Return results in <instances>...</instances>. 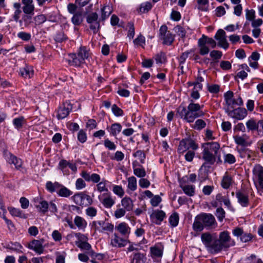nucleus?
Masks as SVG:
<instances>
[{"instance_id":"nucleus-28","label":"nucleus","mask_w":263,"mask_h":263,"mask_svg":"<svg viewBox=\"0 0 263 263\" xmlns=\"http://www.w3.org/2000/svg\"><path fill=\"white\" fill-rule=\"evenodd\" d=\"M34 14H25L22 15L21 18L18 21L20 26L22 28L28 27L32 22Z\"/></svg>"},{"instance_id":"nucleus-26","label":"nucleus","mask_w":263,"mask_h":263,"mask_svg":"<svg viewBox=\"0 0 263 263\" xmlns=\"http://www.w3.org/2000/svg\"><path fill=\"white\" fill-rule=\"evenodd\" d=\"M165 216L166 214L164 211L156 210L152 213L150 215V217L155 223L157 225H160L165 217Z\"/></svg>"},{"instance_id":"nucleus-50","label":"nucleus","mask_w":263,"mask_h":263,"mask_svg":"<svg viewBox=\"0 0 263 263\" xmlns=\"http://www.w3.org/2000/svg\"><path fill=\"white\" fill-rule=\"evenodd\" d=\"M179 217L178 214L174 212L169 217V223L172 227H176L179 222Z\"/></svg>"},{"instance_id":"nucleus-29","label":"nucleus","mask_w":263,"mask_h":263,"mask_svg":"<svg viewBox=\"0 0 263 263\" xmlns=\"http://www.w3.org/2000/svg\"><path fill=\"white\" fill-rule=\"evenodd\" d=\"M110 244L114 247L121 248L126 245V240L115 233L111 239Z\"/></svg>"},{"instance_id":"nucleus-55","label":"nucleus","mask_w":263,"mask_h":263,"mask_svg":"<svg viewBox=\"0 0 263 263\" xmlns=\"http://www.w3.org/2000/svg\"><path fill=\"white\" fill-rule=\"evenodd\" d=\"M133 157L138 158L141 163L143 164L145 162L146 154L143 151L137 150L133 154Z\"/></svg>"},{"instance_id":"nucleus-53","label":"nucleus","mask_w":263,"mask_h":263,"mask_svg":"<svg viewBox=\"0 0 263 263\" xmlns=\"http://www.w3.org/2000/svg\"><path fill=\"white\" fill-rule=\"evenodd\" d=\"M199 39L202 40L205 44L210 45L211 47L212 48H214L216 46V43L215 41L211 37H209L204 35H203L202 37Z\"/></svg>"},{"instance_id":"nucleus-62","label":"nucleus","mask_w":263,"mask_h":263,"mask_svg":"<svg viewBox=\"0 0 263 263\" xmlns=\"http://www.w3.org/2000/svg\"><path fill=\"white\" fill-rule=\"evenodd\" d=\"M111 110L114 115L116 117H122L124 115L123 110L119 108L116 104L112 105Z\"/></svg>"},{"instance_id":"nucleus-6","label":"nucleus","mask_w":263,"mask_h":263,"mask_svg":"<svg viewBox=\"0 0 263 263\" xmlns=\"http://www.w3.org/2000/svg\"><path fill=\"white\" fill-rule=\"evenodd\" d=\"M90 55V50L86 46H81L77 53H70L68 55V63L70 66L80 67L85 63V60Z\"/></svg>"},{"instance_id":"nucleus-22","label":"nucleus","mask_w":263,"mask_h":263,"mask_svg":"<svg viewBox=\"0 0 263 263\" xmlns=\"http://www.w3.org/2000/svg\"><path fill=\"white\" fill-rule=\"evenodd\" d=\"M164 246L162 243H157L150 248L151 257L153 259L161 258L163 255Z\"/></svg>"},{"instance_id":"nucleus-24","label":"nucleus","mask_w":263,"mask_h":263,"mask_svg":"<svg viewBox=\"0 0 263 263\" xmlns=\"http://www.w3.org/2000/svg\"><path fill=\"white\" fill-rule=\"evenodd\" d=\"M253 174L257 180L259 185L263 189V167L256 165L253 169Z\"/></svg>"},{"instance_id":"nucleus-64","label":"nucleus","mask_w":263,"mask_h":263,"mask_svg":"<svg viewBox=\"0 0 263 263\" xmlns=\"http://www.w3.org/2000/svg\"><path fill=\"white\" fill-rule=\"evenodd\" d=\"M206 126L205 122L202 119H198L196 121L192 127L197 130H201Z\"/></svg>"},{"instance_id":"nucleus-13","label":"nucleus","mask_w":263,"mask_h":263,"mask_svg":"<svg viewBox=\"0 0 263 263\" xmlns=\"http://www.w3.org/2000/svg\"><path fill=\"white\" fill-rule=\"evenodd\" d=\"M224 110L229 117L238 120L243 119L247 115V111L244 108L238 107L232 109L224 108Z\"/></svg>"},{"instance_id":"nucleus-60","label":"nucleus","mask_w":263,"mask_h":263,"mask_svg":"<svg viewBox=\"0 0 263 263\" xmlns=\"http://www.w3.org/2000/svg\"><path fill=\"white\" fill-rule=\"evenodd\" d=\"M104 145L106 148L110 151H115L117 147L115 143L110 141L108 138L104 140Z\"/></svg>"},{"instance_id":"nucleus-18","label":"nucleus","mask_w":263,"mask_h":263,"mask_svg":"<svg viewBox=\"0 0 263 263\" xmlns=\"http://www.w3.org/2000/svg\"><path fill=\"white\" fill-rule=\"evenodd\" d=\"M72 198L74 203L79 205H83L85 204L84 201H87V204L91 205L92 203V199L91 197L86 194L79 193L72 196Z\"/></svg>"},{"instance_id":"nucleus-61","label":"nucleus","mask_w":263,"mask_h":263,"mask_svg":"<svg viewBox=\"0 0 263 263\" xmlns=\"http://www.w3.org/2000/svg\"><path fill=\"white\" fill-rule=\"evenodd\" d=\"M8 210L10 213L14 216L18 217H23L24 214L22 211L20 210L19 209H16L15 208H8Z\"/></svg>"},{"instance_id":"nucleus-38","label":"nucleus","mask_w":263,"mask_h":263,"mask_svg":"<svg viewBox=\"0 0 263 263\" xmlns=\"http://www.w3.org/2000/svg\"><path fill=\"white\" fill-rule=\"evenodd\" d=\"M123 209H125L127 212L132 211L133 209L134 204L132 199L127 196L123 198L121 201Z\"/></svg>"},{"instance_id":"nucleus-49","label":"nucleus","mask_w":263,"mask_h":263,"mask_svg":"<svg viewBox=\"0 0 263 263\" xmlns=\"http://www.w3.org/2000/svg\"><path fill=\"white\" fill-rule=\"evenodd\" d=\"M234 139L237 144L244 146L247 144V140L248 139V137L246 134L242 136L237 135L234 137Z\"/></svg>"},{"instance_id":"nucleus-12","label":"nucleus","mask_w":263,"mask_h":263,"mask_svg":"<svg viewBox=\"0 0 263 263\" xmlns=\"http://www.w3.org/2000/svg\"><path fill=\"white\" fill-rule=\"evenodd\" d=\"M69 168L72 173H76L77 172V166L76 163L70 162L65 159H62L58 164V168L60 170L64 175H69L70 174Z\"/></svg>"},{"instance_id":"nucleus-58","label":"nucleus","mask_w":263,"mask_h":263,"mask_svg":"<svg viewBox=\"0 0 263 263\" xmlns=\"http://www.w3.org/2000/svg\"><path fill=\"white\" fill-rule=\"evenodd\" d=\"M17 36L20 39L25 42L29 41L31 38V35L30 33L24 31L18 32L17 34Z\"/></svg>"},{"instance_id":"nucleus-31","label":"nucleus","mask_w":263,"mask_h":263,"mask_svg":"<svg viewBox=\"0 0 263 263\" xmlns=\"http://www.w3.org/2000/svg\"><path fill=\"white\" fill-rule=\"evenodd\" d=\"M115 229L122 235L128 236L130 233L131 229L125 222H122L116 226Z\"/></svg>"},{"instance_id":"nucleus-8","label":"nucleus","mask_w":263,"mask_h":263,"mask_svg":"<svg viewBox=\"0 0 263 263\" xmlns=\"http://www.w3.org/2000/svg\"><path fill=\"white\" fill-rule=\"evenodd\" d=\"M158 37L163 45L168 46L171 45L175 40V35L168 30L165 25H162L159 28Z\"/></svg>"},{"instance_id":"nucleus-3","label":"nucleus","mask_w":263,"mask_h":263,"mask_svg":"<svg viewBox=\"0 0 263 263\" xmlns=\"http://www.w3.org/2000/svg\"><path fill=\"white\" fill-rule=\"evenodd\" d=\"M81 176L87 182H92L93 183H97V191L101 193H109L107 187V184L111 183L109 181L105 178H101L100 176L96 173L90 174L86 171H83L81 173Z\"/></svg>"},{"instance_id":"nucleus-43","label":"nucleus","mask_w":263,"mask_h":263,"mask_svg":"<svg viewBox=\"0 0 263 263\" xmlns=\"http://www.w3.org/2000/svg\"><path fill=\"white\" fill-rule=\"evenodd\" d=\"M6 248L20 253L22 252V249H23V246L17 242H10L7 245Z\"/></svg>"},{"instance_id":"nucleus-40","label":"nucleus","mask_w":263,"mask_h":263,"mask_svg":"<svg viewBox=\"0 0 263 263\" xmlns=\"http://www.w3.org/2000/svg\"><path fill=\"white\" fill-rule=\"evenodd\" d=\"M246 127L248 131H255L257 132L258 128V121H257L253 118L248 120L246 123Z\"/></svg>"},{"instance_id":"nucleus-51","label":"nucleus","mask_w":263,"mask_h":263,"mask_svg":"<svg viewBox=\"0 0 263 263\" xmlns=\"http://www.w3.org/2000/svg\"><path fill=\"white\" fill-rule=\"evenodd\" d=\"M76 239L77 240L75 241V245L77 246H78L80 243L87 241L88 237L85 235L81 233H76Z\"/></svg>"},{"instance_id":"nucleus-14","label":"nucleus","mask_w":263,"mask_h":263,"mask_svg":"<svg viewBox=\"0 0 263 263\" xmlns=\"http://www.w3.org/2000/svg\"><path fill=\"white\" fill-rule=\"evenodd\" d=\"M72 109V105L69 101L64 102L59 106L57 117L59 120H62L66 118Z\"/></svg>"},{"instance_id":"nucleus-45","label":"nucleus","mask_w":263,"mask_h":263,"mask_svg":"<svg viewBox=\"0 0 263 263\" xmlns=\"http://www.w3.org/2000/svg\"><path fill=\"white\" fill-rule=\"evenodd\" d=\"M60 184H61L58 182L52 183L51 181H47L46 184V188L47 190L50 193H53L54 192L57 193V191L58 190Z\"/></svg>"},{"instance_id":"nucleus-4","label":"nucleus","mask_w":263,"mask_h":263,"mask_svg":"<svg viewBox=\"0 0 263 263\" xmlns=\"http://www.w3.org/2000/svg\"><path fill=\"white\" fill-rule=\"evenodd\" d=\"M235 244V241L232 239L230 233L224 231L220 233L218 239L214 241V245L212 248L214 254L220 252L222 250H226Z\"/></svg>"},{"instance_id":"nucleus-2","label":"nucleus","mask_w":263,"mask_h":263,"mask_svg":"<svg viewBox=\"0 0 263 263\" xmlns=\"http://www.w3.org/2000/svg\"><path fill=\"white\" fill-rule=\"evenodd\" d=\"M203 107V105L195 103L191 100L186 108L185 107H179L177 112L181 118L188 123H192L195 119L203 116L204 114L201 110Z\"/></svg>"},{"instance_id":"nucleus-17","label":"nucleus","mask_w":263,"mask_h":263,"mask_svg":"<svg viewBox=\"0 0 263 263\" xmlns=\"http://www.w3.org/2000/svg\"><path fill=\"white\" fill-rule=\"evenodd\" d=\"M98 199L106 209L111 208L115 204V197H113L109 193H104L98 196Z\"/></svg>"},{"instance_id":"nucleus-47","label":"nucleus","mask_w":263,"mask_h":263,"mask_svg":"<svg viewBox=\"0 0 263 263\" xmlns=\"http://www.w3.org/2000/svg\"><path fill=\"white\" fill-rule=\"evenodd\" d=\"M83 17L80 12H77V13L73 14L71 18L72 23L75 26H79L83 22Z\"/></svg>"},{"instance_id":"nucleus-41","label":"nucleus","mask_w":263,"mask_h":263,"mask_svg":"<svg viewBox=\"0 0 263 263\" xmlns=\"http://www.w3.org/2000/svg\"><path fill=\"white\" fill-rule=\"evenodd\" d=\"M154 60L157 64H162L167 61L166 55L165 52L160 51L153 57Z\"/></svg>"},{"instance_id":"nucleus-30","label":"nucleus","mask_w":263,"mask_h":263,"mask_svg":"<svg viewBox=\"0 0 263 263\" xmlns=\"http://www.w3.org/2000/svg\"><path fill=\"white\" fill-rule=\"evenodd\" d=\"M122 126L119 123H115L110 126H107V130L111 136L116 137L121 131Z\"/></svg>"},{"instance_id":"nucleus-44","label":"nucleus","mask_w":263,"mask_h":263,"mask_svg":"<svg viewBox=\"0 0 263 263\" xmlns=\"http://www.w3.org/2000/svg\"><path fill=\"white\" fill-rule=\"evenodd\" d=\"M101 19L104 21L108 18L112 12V8L109 5L104 6L101 8Z\"/></svg>"},{"instance_id":"nucleus-19","label":"nucleus","mask_w":263,"mask_h":263,"mask_svg":"<svg viewBox=\"0 0 263 263\" xmlns=\"http://www.w3.org/2000/svg\"><path fill=\"white\" fill-rule=\"evenodd\" d=\"M44 240L43 239H33L28 243V248L34 251L36 253L41 254L43 253L44 250Z\"/></svg>"},{"instance_id":"nucleus-16","label":"nucleus","mask_w":263,"mask_h":263,"mask_svg":"<svg viewBox=\"0 0 263 263\" xmlns=\"http://www.w3.org/2000/svg\"><path fill=\"white\" fill-rule=\"evenodd\" d=\"M86 22L89 24V28L93 33L98 32L100 28V23L98 21V15L96 12L89 13L86 17Z\"/></svg>"},{"instance_id":"nucleus-5","label":"nucleus","mask_w":263,"mask_h":263,"mask_svg":"<svg viewBox=\"0 0 263 263\" xmlns=\"http://www.w3.org/2000/svg\"><path fill=\"white\" fill-rule=\"evenodd\" d=\"M216 223L215 217L211 214L202 213L197 215L193 224L195 231L201 232L204 228L209 229Z\"/></svg>"},{"instance_id":"nucleus-33","label":"nucleus","mask_w":263,"mask_h":263,"mask_svg":"<svg viewBox=\"0 0 263 263\" xmlns=\"http://www.w3.org/2000/svg\"><path fill=\"white\" fill-rule=\"evenodd\" d=\"M8 162L10 164H13L16 169L21 171L23 168V162L20 158H17L15 156L10 153L7 158Z\"/></svg>"},{"instance_id":"nucleus-11","label":"nucleus","mask_w":263,"mask_h":263,"mask_svg":"<svg viewBox=\"0 0 263 263\" xmlns=\"http://www.w3.org/2000/svg\"><path fill=\"white\" fill-rule=\"evenodd\" d=\"M252 195V192L249 190H240L236 192L237 202L242 207H247L249 205L250 198Z\"/></svg>"},{"instance_id":"nucleus-52","label":"nucleus","mask_w":263,"mask_h":263,"mask_svg":"<svg viewBox=\"0 0 263 263\" xmlns=\"http://www.w3.org/2000/svg\"><path fill=\"white\" fill-rule=\"evenodd\" d=\"M112 192L120 198H122L124 195V190L121 185H112Z\"/></svg>"},{"instance_id":"nucleus-25","label":"nucleus","mask_w":263,"mask_h":263,"mask_svg":"<svg viewBox=\"0 0 263 263\" xmlns=\"http://www.w3.org/2000/svg\"><path fill=\"white\" fill-rule=\"evenodd\" d=\"M22 10L24 13L34 14L35 6L33 0H22Z\"/></svg>"},{"instance_id":"nucleus-36","label":"nucleus","mask_w":263,"mask_h":263,"mask_svg":"<svg viewBox=\"0 0 263 263\" xmlns=\"http://www.w3.org/2000/svg\"><path fill=\"white\" fill-rule=\"evenodd\" d=\"M57 194L59 196L64 198H68L73 194V192L61 184Z\"/></svg>"},{"instance_id":"nucleus-32","label":"nucleus","mask_w":263,"mask_h":263,"mask_svg":"<svg viewBox=\"0 0 263 263\" xmlns=\"http://www.w3.org/2000/svg\"><path fill=\"white\" fill-rule=\"evenodd\" d=\"M239 156L242 158L253 159L255 156V152L246 147H240L237 149Z\"/></svg>"},{"instance_id":"nucleus-59","label":"nucleus","mask_w":263,"mask_h":263,"mask_svg":"<svg viewBox=\"0 0 263 263\" xmlns=\"http://www.w3.org/2000/svg\"><path fill=\"white\" fill-rule=\"evenodd\" d=\"M25 122V119L23 117L16 118L13 120V124L15 127L17 129H21Z\"/></svg>"},{"instance_id":"nucleus-34","label":"nucleus","mask_w":263,"mask_h":263,"mask_svg":"<svg viewBox=\"0 0 263 263\" xmlns=\"http://www.w3.org/2000/svg\"><path fill=\"white\" fill-rule=\"evenodd\" d=\"M131 263H145L146 257L144 254L137 252L130 256Z\"/></svg>"},{"instance_id":"nucleus-21","label":"nucleus","mask_w":263,"mask_h":263,"mask_svg":"<svg viewBox=\"0 0 263 263\" xmlns=\"http://www.w3.org/2000/svg\"><path fill=\"white\" fill-rule=\"evenodd\" d=\"M201 239L202 243L208 251L211 253L214 254V251L212 250V248L214 245V241L215 239L214 238L213 235L208 232L204 233L201 235Z\"/></svg>"},{"instance_id":"nucleus-56","label":"nucleus","mask_w":263,"mask_h":263,"mask_svg":"<svg viewBox=\"0 0 263 263\" xmlns=\"http://www.w3.org/2000/svg\"><path fill=\"white\" fill-rule=\"evenodd\" d=\"M97 209L93 206H88L85 210L86 215L91 219H92L93 217H95L97 215Z\"/></svg>"},{"instance_id":"nucleus-39","label":"nucleus","mask_w":263,"mask_h":263,"mask_svg":"<svg viewBox=\"0 0 263 263\" xmlns=\"http://www.w3.org/2000/svg\"><path fill=\"white\" fill-rule=\"evenodd\" d=\"M127 192L129 193V191L134 192L137 189V179L134 176L129 177L127 179Z\"/></svg>"},{"instance_id":"nucleus-20","label":"nucleus","mask_w":263,"mask_h":263,"mask_svg":"<svg viewBox=\"0 0 263 263\" xmlns=\"http://www.w3.org/2000/svg\"><path fill=\"white\" fill-rule=\"evenodd\" d=\"M214 38L218 41V46L227 49L229 47V43L226 39V32L221 29H219L216 33Z\"/></svg>"},{"instance_id":"nucleus-57","label":"nucleus","mask_w":263,"mask_h":263,"mask_svg":"<svg viewBox=\"0 0 263 263\" xmlns=\"http://www.w3.org/2000/svg\"><path fill=\"white\" fill-rule=\"evenodd\" d=\"M152 8V4L151 2H145L142 3L140 6L139 9V11L140 12L144 13L147 12L149 10H150Z\"/></svg>"},{"instance_id":"nucleus-63","label":"nucleus","mask_w":263,"mask_h":263,"mask_svg":"<svg viewBox=\"0 0 263 263\" xmlns=\"http://www.w3.org/2000/svg\"><path fill=\"white\" fill-rule=\"evenodd\" d=\"M174 31L181 38H184L186 35L185 30L180 25H177L174 28Z\"/></svg>"},{"instance_id":"nucleus-15","label":"nucleus","mask_w":263,"mask_h":263,"mask_svg":"<svg viewBox=\"0 0 263 263\" xmlns=\"http://www.w3.org/2000/svg\"><path fill=\"white\" fill-rule=\"evenodd\" d=\"M179 186L182 190L183 193L189 197H193L196 193V187L193 184L186 182L185 177H182L179 181Z\"/></svg>"},{"instance_id":"nucleus-37","label":"nucleus","mask_w":263,"mask_h":263,"mask_svg":"<svg viewBox=\"0 0 263 263\" xmlns=\"http://www.w3.org/2000/svg\"><path fill=\"white\" fill-rule=\"evenodd\" d=\"M74 223L79 230L84 231L87 226L86 220L82 217L76 216L74 218Z\"/></svg>"},{"instance_id":"nucleus-46","label":"nucleus","mask_w":263,"mask_h":263,"mask_svg":"<svg viewBox=\"0 0 263 263\" xmlns=\"http://www.w3.org/2000/svg\"><path fill=\"white\" fill-rule=\"evenodd\" d=\"M47 20V17L44 14H39L33 17V23L35 26H40L45 23Z\"/></svg>"},{"instance_id":"nucleus-9","label":"nucleus","mask_w":263,"mask_h":263,"mask_svg":"<svg viewBox=\"0 0 263 263\" xmlns=\"http://www.w3.org/2000/svg\"><path fill=\"white\" fill-rule=\"evenodd\" d=\"M224 99L226 105L224 108L232 109L237 106H240L243 105L242 98L240 96L237 98H234V93L231 91H228L224 93Z\"/></svg>"},{"instance_id":"nucleus-35","label":"nucleus","mask_w":263,"mask_h":263,"mask_svg":"<svg viewBox=\"0 0 263 263\" xmlns=\"http://www.w3.org/2000/svg\"><path fill=\"white\" fill-rule=\"evenodd\" d=\"M233 182L232 177L228 172H226L221 181V185L224 189H229Z\"/></svg>"},{"instance_id":"nucleus-42","label":"nucleus","mask_w":263,"mask_h":263,"mask_svg":"<svg viewBox=\"0 0 263 263\" xmlns=\"http://www.w3.org/2000/svg\"><path fill=\"white\" fill-rule=\"evenodd\" d=\"M133 173L137 177L142 178L145 177L146 173L144 168L141 165H139V167H135L134 164H133Z\"/></svg>"},{"instance_id":"nucleus-7","label":"nucleus","mask_w":263,"mask_h":263,"mask_svg":"<svg viewBox=\"0 0 263 263\" xmlns=\"http://www.w3.org/2000/svg\"><path fill=\"white\" fill-rule=\"evenodd\" d=\"M90 225L91 229L95 232L100 233H107L108 232H112L114 229L113 224L106 222L104 220L93 221Z\"/></svg>"},{"instance_id":"nucleus-1","label":"nucleus","mask_w":263,"mask_h":263,"mask_svg":"<svg viewBox=\"0 0 263 263\" xmlns=\"http://www.w3.org/2000/svg\"><path fill=\"white\" fill-rule=\"evenodd\" d=\"M220 144L217 142L203 143L201 144L202 159L204 162L199 171H208L212 165L216 162V158L220 160Z\"/></svg>"},{"instance_id":"nucleus-48","label":"nucleus","mask_w":263,"mask_h":263,"mask_svg":"<svg viewBox=\"0 0 263 263\" xmlns=\"http://www.w3.org/2000/svg\"><path fill=\"white\" fill-rule=\"evenodd\" d=\"M198 45L199 47V53L201 55H204L209 53V48L205 44L202 40L199 39Z\"/></svg>"},{"instance_id":"nucleus-23","label":"nucleus","mask_w":263,"mask_h":263,"mask_svg":"<svg viewBox=\"0 0 263 263\" xmlns=\"http://www.w3.org/2000/svg\"><path fill=\"white\" fill-rule=\"evenodd\" d=\"M35 206L39 212L45 214L47 212L49 209L48 202L42 199L41 197H36L34 199Z\"/></svg>"},{"instance_id":"nucleus-27","label":"nucleus","mask_w":263,"mask_h":263,"mask_svg":"<svg viewBox=\"0 0 263 263\" xmlns=\"http://www.w3.org/2000/svg\"><path fill=\"white\" fill-rule=\"evenodd\" d=\"M19 74L24 78L30 79L34 75L33 67L26 64L24 67L20 68Z\"/></svg>"},{"instance_id":"nucleus-54","label":"nucleus","mask_w":263,"mask_h":263,"mask_svg":"<svg viewBox=\"0 0 263 263\" xmlns=\"http://www.w3.org/2000/svg\"><path fill=\"white\" fill-rule=\"evenodd\" d=\"M133 43L135 46L144 47L145 45V38L140 34L133 41Z\"/></svg>"},{"instance_id":"nucleus-10","label":"nucleus","mask_w":263,"mask_h":263,"mask_svg":"<svg viewBox=\"0 0 263 263\" xmlns=\"http://www.w3.org/2000/svg\"><path fill=\"white\" fill-rule=\"evenodd\" d=\"M198 148V144L194 140L190 138H185L180 141L177 152L179 154H183L190 149L196 151Z\"/></svg>"}]
</instances>
